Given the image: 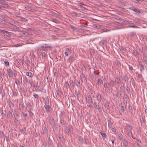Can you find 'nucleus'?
<instances>
[{"label": "nucleus", "mask_w": 147, "mask_h": 147, "mask_svg": "<svg viewBox=\"0 0 147 147\" xmlns=\"http://www.w3.org/2000/svg\"><path fill=\"white\" fill-rule=\"evenodd\" d=\"M47 48H51V46L47 44H43L42 45L39 46L38 47L36 48V50L38 51L41 50L47 51Z\"/></svg>", "instance_id": "f257e3e1"}, {"label": "nucleus", "mask_w": 147, "mask_h": 147, "mask_svg": "<svg viewBox=\"0 0 147 147\" xmlns=\"http://www.w3.org/2000/svg\"><path fill=\"white\" fill-rule=\"evenodd\" d=\"M104 87L106 89H107L108 90L110 91L111 90H112L113 88L110 86V83H108L107 82H105L104 84Z\"/></svg>", "instance_id": "f03ea898"}, {"label": "nucleus", "mask_w": 147, "mask_h": 147, "mask_svg": "<svg viewBox=\"0 0 147 147\" xmlns=\"http://www.w3.org/2000/svg\"><path fill=\"white\" fill-rule=\"evenodd\" d=\"M98 104H98H97L95 102H94V105L95 108L97 109L100 112H101L102 111V109L101 107Z\"/></svg>", "instance_id": "7ed1b4c3"}, {"label": "nucleus", "mask_w": 147, "mask_h": 147, "mask_svg": "<svg viewBox=\"0 0 147 147\" xmlns=\"http://www.w3.org/2000/svg\"><path fill=\"white\" fill-rule=\"evenodd\" d=\"M121 107L119 109V112L122 115L124 113V107L125 105V103L124 102H121Z\"/></svg>", "instance_id": "20e7f679"}, {"label": "nucleus", "mask_w": 147, "mask_h": 147, "mask_svg": "<svg viewBox=\"0 0 147 147\" xmlns=\"http://www.w3.org/2000/svg\"><path fill=\"white\" fill-rule=\"evenodd\" d=\"M49 119L50 121V124L52 126L54 127L55 126V123L54 121L53 118L51 116L49 117Z\"/></svg>", "instance_id": "39448f33"}, {"label": "nucleus", "mask_w": 147, "mask_h": 147, "mask_svg": "<svg viewBox=\"0 0 147 147\" xmlns=\"http://www.w3.org/2000/svg\"><path fill=\"white\" fill-rule=\"evenodd\" d=\"M73 128L72 127L71 125L69 126L68 127H67L65 129V132L67 133L68 134L71 132L72 131Z\"/></svg>", "instance_id": "423d86ee"}, {"label": "nucleus", "mask_w": 147, "mask_h": 147, "mask_svg": "<svg viewBox=\"0 0 147 147\" xmlns=\"http://www.w3.org/2000/svg\"><path fill=\"white\" fill-rule=\"evenodd\" d=\"M86 102L88 104L92 103L93 102L92 100V98L90 96H86Z\"/></svg>", "instance_id": "0eeeda50"}, {"label": "nucleus", "mask_w": 147, "mask_h": 147, "mask_svg": "<svg viewBox=\"0 0 147 147\" xmlns=\"http://www.w3.org/2000/svg\"><path fill=\"white\" fill-rule=\"evenodd\" d=\"M44 107L46 109V111L47 112H49L52 109L51 107L50 106L47 104H45Z\"/></svg>", "instance_id": "6e6552de"}, {"label": "nucleus", "mask_w": 147, "mask_h": 147, "mask_svg": "<svg viewBox=\"0 0 147 147\" xmlns=\"http://www.w3.org/2000/svg\"><path fill=\"white\" fill-rule=\"evenodd\" d=\"M120 78V77L119 76L116 78L115 79V82L117 84H119L121 82Z\"/></svg>", "instance_id": "1a4fd4ad"}, {"label": "nucleus", "mask_w": 147, "mask_h": 147, "mask_svg": "<svg viewBox=\"0 0 147 147\" xmlns=\"http://www.w3.org/2000/svg\"><path fill=\"white\" fill-rule=\"evenodd\" d=\"M129 9L130 10H131L134 11V12H135L137 13H140V11L139 10H138L136 8H135L134 7H131L129 8Z\"/></svg>", "instance_id": "9d476101"}, {"label": "nucleus", "mask_w": 147, "mask_h": 147, "mask_svg": "<svg viewBox=\"0 0 147 147\" xmlns=\"http://www.w3.org/2000/svg\"><path fill=\"white\" fill-rule=\"evenodd\" d=\"M7 73L8 74V76L9 78H11L12 77V75H11V72L12 71L10 69H7Z\"/></svg>", "instance_id": "9b49d317"}, {"label": "nucleus", "mask_w": 147, "mask_h": 147, "mask_svg": "<svg viewBox=\"0 0 147 147\" xmlns=\"http://www.w3.org/2000/svg\"><path fill=\"white\" fill-rule=\"evenodd\" d=\"M100 44L102 46L107 43V40H102L100 42Z\"/></svg>", "instance_id": "f8f14e48"}, {"label": "nucleus", "mask_w": 147, "mask_h": 147, "mask_svg": "<svg viewBox=\"0 0 147 147\" xmlns=\"http://www.w3.org/2000/svg\"><path fill=\"white\" fill-rule=\"evenodd\" d=\"M132 129V125L131 124H127V129L128 131L131 130Z\"/></svg>", "instance_id": "ddd939ff"}, {"label": "nucleus", "mask_w": 147, "mask_h": 147, "mask_svg": "<svg viewBox=\"0 0 147 147\" xmlns=\"http://www.w3.org/2000/svg\"><path fill=\"white\" fill-rule=\"evenodd\" d=\"M78 140L81 144H82L84 143V140L83 139L82 137L81 136H79L78 137Z\"/></svg>", "instance_id": "4468645a"}, {"label": "nucleus", "mask_w": 147, "mask_h": 147, "mask_svg": "<svg viewBox=\"0 0 147 147\" xmlns=\"http://www.w3.org/2000/svg\"><path fill=\"white\" fill-rule=\"evenodd\" d=\"M102 83L103 82L102 80L101 79L99 78L96 83V84L97 85H99L102 84Z\"/></svg>", "instance_id": "2eb2a0df"}, {"label": "nucleus", "mask_w": 147, "mask_h": 147, "mask_svg": "<svg viewBox=\"0 0 147 147\" xmlns=\"http://www.w3.org/2000/svg\"><path fill=\"white\" fill-rule=\"evenodd\" d=\"M7 2H6L5 3L2 4V7L5 8H7L9 7L8 5L7 4Z\"/></svg>", "instance_id": "dca6fc26"}, {"label": "nucleus", "mask_w": 147, "mask_h": 147, "mask_svg": "<svg viewBox=\"0 0 147 147\" xmlns=\"http://www.w3.org/2000/svg\"><path fill=\"white\" fill-rule=\"evenodd\" d=\"M110 86L112 88L113 86H115V82L113 80H111L109 83Z\"/></svg>", "instance_id": "f3484780"}, {"label": "nucleus", "mask_w": 147, "mask_h": 147, "mask_svg": "<svg viewBox=\"0 0 147 147\" xmlns=\"http://www.w3.org/2000/svg\"><path fill=\"white\" fill-rule=\"evenodd\" d=\"M128 24L129 25V27H131V28H138V27L137 26H135L134 25V24L129 22Z\"/></svg>", "instance_id": "a211bd4d"}, {"label": "nucleus", "mask_w": 147, "mask_h": 147, "mask_svg": "<svg viewBox=\"0 0 147 147\" xmlns=\"http://www.w3.org/2000/svg\"><path fill=\"white\" fill-rule=\"evenodd\" d=\"M12 115L10 111H8L7 113V117L9 119H12Z\"/></svg>", "instance_id": "6ab92c4d"}, {"label": "nucleus", "mask_w": 147, "mask_h": 147, "mask_svg": "<svg viewBox=\"0 0 147 147\" xmlns=\"http://www.w3.org/2000/svg\"><path fill=\"white\" fill-rule=\"evenodd\" d=\"M71 28L73 29V30L77 32H79V30L77 29V28L73 25L71 26Z\"/></svg>", "instance_id": "aec40b11"}, {"label": "nucleus", "mask_w": 147, "mask_h": 147, "mask_svg": "<svg viewBox=\"0 0 147 147\" xmlns=\"http://www.w3.org/2000/svg\"><path fill=\"white\" fill-rule=\"evenodd\" d=\"M33 96L34 98L36 100H38L39 98V96L36 93H34L33 94Z\"/></svg>", "instance_id": "412c9836"}, {"label": "nucleus", "mask_w": 147, "mask_h": 147, "mask_svg": "<svg viewBox=\"0 0 147 147\" xmlns=\"http://www.w3.org/2000/svg\"><path fill=\"white\" fill-rule=\"evenodd\" d=\"M26 75L30 78H32L33 76L32 73L30 72H27L26 73Z\"/></svg>", "instance_id": "4be33fe9"}, {"label": "nucleus", "mask_w": 147, "mask_h": 147, "mask_svg": "<svg viewBox=\"0 0 147 147\" xmlns=\"http://www.w3.org/2000/svg\"><path fill=\"white\" fill-rule=\"evenodd\" d=\"M34 87L35 88V90L36 91H40V88L39 86H38L37 85H34Z\"/></svg>", "instance_id": "5701e85b"}, {"label": "nucleus", "mask_w": 147, "mask_h": 147, "mask_svg": "<svg viewBox=\"0 0 147 147\" xmlns=\"http://www.w3.org/2000/svg\"><path fill=\"white\" fill-rule=\"evenodd\" d=\"M51 15L52 16L56 17H58L59 16V15L57 13L53 12H51Z\"/></svg>", "instance_id": "b1692460"}, {"label": "nucleus", "mask_w": 147, "mask_h": 147, "mask_svg": "<svg viewBox=\"0 0 147 147\" xmlns=\"http://www.w3.org/2000/svg\"><path fill=\"white\" fill-rule=\"evenodd\" d=\"M65 86L67 89H70L69 85V84L67 82L65 81Z\"/></svg>", "instance_id": "393cba45"}, {"label": "nucleus", "mask_w": 147, "mask_h": 147, "mask_svg": "<svg viewBox=\"0 0 147 147\" xmlns=\"http://www.w3.org/2000/svg\"><path fill=\"white\" fill-rule=\"evenodd\" d=\"M108 126L109 128H111L112 127V123L110 120H108Z\"/></svg>", "instance_id": "a878e982"}, {"label": "nucleus", "mask_w": 147, "mask_h": 147, "mask_svg": "<svg viewBox=\"0 0 147 147\" xmlns=\"http://www.w3.org/2000/svg\"><path fill=\"white\" fill-rule=\"evenodd\" d=\"M99 133L102 136L103 138L104 139L105 138H106L107 137L106 134L104 133H102L101 132H100Z\"/></svg>", "instance_id": "bb28decb"}, {"label": "nucleus", "mask_w": 147, "mask_h": 147, "mask_svg": "<svg viewBox=\"0 0 147 147\" xmlns=\"http://www.w3.org/2000/svg\"><path fill=\"white\" fill-rule=\"evenodd\" d=\"M122 141L123 145H127L128 144V141L127 140L124 139Z\"/></svg>", "instance_id": "cd10ccee"}, {"label": "nucleus", "mask_w": 147, "mask_h": 147, "mask_svg": "<svg viewBox=\"0 0 147 147\" xmlns=\"http://www.w3.org/2000/svg\"><path fill=\"white\" fill-rule=\"evenodd\" d=\"M75 93L76 96L77 97L78 99L80 95V93L78 91H77V90H75Z\"/></svg>", "instance_id": "c85d7f7f"}, {"label": "nucleus", "mask_w": 147, "mask_h": 147, "mask_svg": "<svg viewBox=\"0 0 147 147\" xmlns=\"http://www.w3.org/2000/svg\"><path fill=\"white\" fill-rule=\"evenodd\" d=\"M128 131V136L130 137L131 138H132L131 130H129V131Z\"/></svg>", "instance_id": "c756f323"}, {"label": "nucleus", "mask_w": 147, "mask_h": 147, "mask_svg": "<svg viewBox=\"0 0 147 147\" xmlns=\"http://www.w3.org/2000/svg\"><path fill=\"white\" fill-rule=\"evenodd\" d=\"M69 60L70 62H72L74 60L73 57L72 56H70L69 58Z\"/></svg>", "instance_id": "7c9ffc66"}, {"label": "nucleus", "mask_w": 147, "mask_h": 147, "mask_svg": "<svg viewBox=\"0 0 147 147\" xmlns=\"http://www.w3.org/2000/svg\"><path fill=\"white\" fill-rule=\"evenodd\" d=\"M104 106L107 108V109H109V104L108 102H105L104 104Z\"/></svg>", "instance_id": "2f4dec72"}, {"label": "nucleus", "mask_w": 147, "mask_h": 147, "mask_svg": "<svg viewBox=\"0 0 147 147\" xmlns=\"http://www.w3.org/2000/svg\"><path fill=\"white\" fill-rule=\"evenodd\" d=\"M94 27H95L99 29L101 28V26L99 25H94Z\"/></svg>", "instance_id": "473e14b6"}, {"label": "nucleus", "mask_w": 147, "mask_h": 147, "mask_svg": "<svg viewBox=\"0 0 147 147\" xmlns=\"http://www.w3.org/2000/svg\"><path fill=\"white\" fill-rule=\"evenodd\" d=\"M13 115L14 117L16 118V117H18V114L17 112L15 110L14 111V112L13 113Z\"/></svg>", "instance_id": "72a5a7b5"}, {"label": "nucleus", "mask_w": 147, "mask_h": 147, "mask_svg": "<svg viewBox=\"0 0 147 147\" xmlns=\"http://www.w3.org/2000/svg\"><path fill=\"white\" fill-rule=\"evenodd\" d=\"M41 92L44 93H46V90L45 89H44L43 88H41L40 90V91Z\"/></svg>", "instance_id": "f704fd0d"}, {"label": "nucleus", "mask_w": 147, "mask_h": 147, "mask_svg": "<svg viewBox=\"0 0 147 147\" xmlns=\"http://www.w3.org/2000/svg\"><path fill=\"white\" fill-rule=\"evenodd\" d=\"M42 57H44V58H45L47 55V53H45V52H42Z\"/></svg>", "instance_id": "c9c22d12"}, {"label": "nucleus", "mask_w": 147, "mask_h": 147, "mask_svg": "<svg viewBox=\"0 0 147 147\" xmlns=\"http://www.w3.org/2000/svg\"><path fill=\"white\" fill-rule=\"evenodd\" d=\"M96 96L97 99V100H99L101 99V95L98 93L97 94Z\"/></svg>", "instance_id": "e433bc0d"}, {"label": "nucleus", "mask_w": 147, "mask_h": 147, "mask_svg": "<svg viewBox=\"0 0 147 147\" xmlns=\"http://www.w3.org/2000/svg\"><path fill=\"white\" fill-rule=\"evenodd\" d=\"M65 51H66L68 53H71V50L68 48H66Z\"/></svg>", "instance_id": "4c0bfd02"}, {"label": "nucleus", "mask_w": 147, "mask_h": 147, "mask_svg": "<svg viewBox=\"0 0 147 147\" xmlns=\"http://www.w3.org/2000/svg\"><path fill=\"white\" fill-rule=\"evenodd\" d=\"M13 120H14V123L16 124H18V119L16 118H16L15 117L14 118Z\"/></svg>", "instance_id": "58836bf2"}, {"label": "nucleus", "mask_w": 147, "mask_h": 147, "mask_svg": "<svg viewBox=\"0 0 147 147\" xmlns=\"http://www.w3.org/2000/svg\"><path fill=\"white\" fill-rule=\"evenodd\" d=\"M52 21L56 23H59V21L56 19H53L52 20Z\"/></svg>", "instance_id": "ea45409f"}, {"label": "nucleus", "mask_w": 147, "mask_h": 147, "mask_svg": "<svg viewBox=\"0 0 147 147\" xmlns=\"http://www.w3.org/2000/svg\"><path fill=\"white\" fill-rule=\"evenodd\" d=\"M71 85L74 87L76 85L75 83L72 81L71 82Z\"/></svg>", "instance_id": "a19ab883"}, {"label": "nucleus", "mask_w": 147, "mask_h": 147, "mask_svg": "<svg viewBox=\"0 0 147 147\" xmlns=\"http://www.w3.org/2000/svg\"><path fill=\"white\" fill-rule=\"evenodd\" d=\"M15 82L17 85L18 84L20 83L18 80L17 79H15Z\"/></svg>", "instance_id": "79ce46f5"}, {"label": "nucleus", "mask_w": 147, "mask_h": 147, "mask_svg": "<svg viewBox=\"0 0 147 147\" xmlns=\"http://www.w3.org/2000/svg\"><path fill=\"white\" fill-rule=\"evenodd\" d=\"M102 32H107L108 31V30L106 28H103L101 29Z\"/></svg>", "instance_id": "37998d69"}, {"label": "nucleus", "mask_w": 147, "mask_h": 147, "mask_svg": "<svg viewBox=\"0 0 147 147\" xmlns=\"http://www.w3.org/2000/svg\"><path fill=\"white\" fill-rule=\"evenodd\" d=\"M76 85L78 87H80L81 86L80 82H78L76 84Z\"/></svg>", "instance_id": "c03bdc74"}, {"label": "nucleus", "mask_w": 147, "mask_h": 147, "mask_svg": "<svg viewBox=\"0 0 147 147\" xmlns=\"http://www.w3.org/2000/svg\"><path fill=\"white\" fill-rule=\"evenodd\" d=\"M6 1L4 0H1L0 1V4H3L5 3Z\"/></svg>", "instance_id": "a18cd8bd"}, {"label": "nucleus", "mask_w": 147, "mask_h": 147, "mask_svg": "<svg viewBox=\"0 0 147 147\" xmlns=\"http://www.w3.org/2000/svg\"><path fill=\"white\" fill-rule=\"evenodd\" d=\"M25 8L26 9V10H29L30 9V7L26 5L25 6Z\"/></svg>", "instance_id": "49530a36"}, {"label": "nucleus", "mask_w": 147, "mask_h": 147, "mask_svg": "<svg viewBox=\"0 0 147 147\" xmlns=\"http://www.w3.org/2000/svg\"><path fill=\"white\" fill-rule=\"evenodd\" d=\"M80 77L82 80L83 79H84L85 78L83 74H81L80 75Z\"/></svg>", "instance_id": "de8ad7c7"}, {"label": "nucleus", "mask_w": 147, "mask_h": 147, "mask_svg": "<svg viewBox=\"0 0 147 147\" xmlns=\"http://www.w3.org/2000/svg\"><path fill=\"white\" fill-rule=\"evenodd\" d=\"M122 94V92L121 90H120L117 92L118 94L120 96H121Z\"/></svg>", "instance_id": "09e8293b"}, {"label": "nucleus", "mask_w": 147, "mask_h": 147, "mask_svg": "<svg viewBox=\"0 0 147 147\" xmlns=\"http://www.w3.org/2000/svg\"><path fill=\"white\" fill-rule=\"evenodd\" d=\"M4 63L6 65L8 66L9 65V63L7 61H4Z\"/></svg>", "instance_id": "8fccbe9b"}, {"label": "nucleus", "mask_w": 147, "mask_h": 147, "mask_svg": "<svg viewBox=\"0 0 147 147\" xmlns=\"http://www.w3.org/2000/svg\"><path fill=\"white\" fill-rule=\"evenodd\" d=\"M89 105H87L88 107H90L91 108H92L93 107L92 105V103H89Z\"/></svg>", "instance_id": "3c124183"}, {"label": "nucleus", "mask_w": 147, "mask_h": 147, "mask_svg": "<svg viewBox=\"0 0 147 147\" xmlns=\"http://www.w3.org/2000/svg\"><path fill=\"white\" fill-rule=\"evenodd\" d=\"M119 49L121 51L123 52L124 50L123 48L121 46H120L119 47Z\"/></svg>", "instance_id": "603ef678"}, {"label": "nucleus", "mask_w": 147, "mask_h": 147, "mask_svg": "<svg viewBox=\"0 0 147 147\" xmlns=\"http://www.w3.org/2000/svg\"><path fill=\"white\" fill-rule=\"evenodd\" d=\"M136 35V33L135 32H134L131 33V36H134Z\"/></svg>", "instance_id": "864d4df0"}, {"label": "nucleus", "mask_w": 147, "mask_h": 147, "mask_svg": "<svg viewBox=\"0 0 147 147\" xmlns=\"http://www.w3.org/2000/svg\"><path fill=\"white\" fill-rule=\"evenodd\" d=\"M111 130L113 131L114 132H115L116 131V129L115 127H112L111 129Z\"/></svg>", "instance_id": "5fc2aeb1"}, {"label": "nucleus", "mask_w": 147, "mask_h": 147, "mask_svg": "<svg viewBox=\"0 0 147 147\" xmlns=\"http://www.w3.org/2000/svg\"><path fill=\"white\" fill-rule=\"evenodd\" d=\"M142 38V39H143V41H144V39H145V40H146V38L145 39V38L146 37L145 36L143 35H142V36H141Z\"/></svg>", "instance_id": "6e6d98bb"}, {"label": "nucleus", "mask_w": 147, "mask_h": 147, "mask_svg": "<svg viewBox=\"0 0 147 147\" xmlns=\"http://www.w3.org/2000/svg\"><path fill=\"white\" fill-rule=\"evenodd\" d=\"M20 19L21 20L23 21H26V19L23 18H20Z\"/></svg>", "instance_id": "4d7b16f0"}, {"label": "nucleus", "mask_w": 147, "mask_h": 147, "mask_svg": "<svg viewBox=\"0 0 147 147\" xmlns=\"http://www.w3.org/2000/svg\"><path fill=\"white\" fill-rule=\"evenodd\" d=\"M13 95L15 96H17V94L15 92H13Z\"/></svg>", "instance_id": "13d9d810"}, {"label": "nucleus", "mask_w": 147, "mask_h": 147, "mask_svg": "<svg viewBox=\"0 0 147 147\" xmlns=\"http://www.w3.org/2000/svg\"><path fill=\"white\" fill-rule=\"evenodd\" d=\"M84 141L85 142V143L86 144H87L88 142V140L87 138H86L84 139Z\"/></svg>", "instance_id": "bf43d9fd"}, {"label": "nucleus", "mask_w": 147, "mask_h": 147, "mask_svg": "<svg viewBox=\"0 0 147 147\" xmlns=\"http://www.w3.org/2000/svg\"><path fill=\"white\" fill-rule=\"evenodd\" d=\"M7 103L9 104V105H10L11 103V101L10 100V99H8L7 100Z\"/></svg>", "instance_id": "052dcab7"}, {"label": "nucleus", "mask_w": 147, "mask_h": 147, "mask_svg": "<svg viewBox=\"0 0 147 147\" xmlns=\"http://www.w3.org/2000/svg\"><path fill=\"white\" fill-rule=\"evenodd\" d=\"M129 70H130L131 71H132L133 70V67L131 66H129Z\"/></svg>", "instance_id": "680f3d73"}, {"label": "nucleus", "mask_w": 147, "mask_h": 147, "mask_svg": "<svg viewBox=\"0 0 147 147\" xmlns=\"http://www.w3.org/2000/svg\"><path fill=\"white\" fill-rule=\"evenodd\" d=\"M43 145L44 146H47V144L46 142H44L43 143Z\"/></svg>", "instance_id": "e2e57ef3"}, {"label": "nucleus", "mask_w": 147, "mask_h": 147, "mask_svg": "<svg viewBox=\"0 0 147 147\" xmlns=\"http://www.w3.org/2000/svg\"><path fill=\"white\" fill-rule=\"evenodd\" d=\"M33 32L34 33L36 34L38 33V31H37L36 30H33Z\"/></svg>", "instance_id": "0e129e2a"}, {"label": "nucleus", "mask_w": 147, "mask_h": 147, "mask_svg": "<svg viewBox=\"0 0 147 147\" xmlns=\"http://www.w3.org/2000/svg\"><path fill=\"white\" fill-rule=\"evenodd\" d=\"M120 89L121 90H124V87L123 86L121 85L120 87Z\"/></svg>", "instance_id": "69168bd1"}, {"label": "nucleus", "mask_w": 147, "mask_h": 147, "mask_svg": "<svg viewBox=\"0 0 147 147\" xmlns=\"http://www.w3.org/2000/svg\"><path fill=\"white\" fill-rule=\"evenodd\" d=\"M113 97L115 98H116L117 97V94H114L113 95Z\"/></svg>", "instance_id": "338daca9"}, {"label": "nucleus", "mask_w": 147, "mask_h": 147, "mask_svg": "<svg viewBox=\"0 0 147 147\" xmlns=\"http://www.w3.org/2000/svg\"><path fill=\"white\" fill-rule=\"evenodd\" d=\"M64 54H65V55L66 56H68V53H67V52L65 51L64 52Z\"/></svg>", "instance_id": "774afa93"}]
</instances>
